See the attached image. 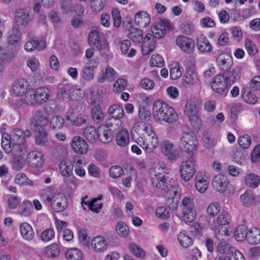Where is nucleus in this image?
Instances as JSON below:
<instances>
[{"label":"nucleus","instance_id":"59","mask_svg":"<svg viewBox=\"0 0 260 260\" xmlns=\"http://www.w3.org/2000/svg\"><path fill=\"white\" fill-rule=\"evenodd\" d=\"M183 72V68L180 65L177 64L170 70V77L173 80H176L181 77Z\"/></svg>","mask_w":260,"mask_h":260},{"label":"nucleus","instance_id":"23","mask_svg":"<svg viewBox=\"0 0 260 260\" xmlns=\"http://www.w3.org/2000/svg\"><path fill=\"white\" fill-rule=\"evenodd\" d=\"M196 189L201 193H204L208 188L209 180L208 177L202 172H198L195 177Z\"/></svg>","mask_w":260,"mask_h":260},{"label":"nucleus","instance_id":"5","mask_svg":"<svg viewBox=\"0 0 260 260\" xmlns=\"http://www.w3.org/2000/svg\"><path fill=\"white\" fill-rule=\"evenodd\" d=\"M198 145L197 139L192 133H184L180 136L179 148L189 157H195L194 151Z\"/></svg>","mask_w":260,"mask_h":260},{"label":"nucleus","instance_id":"26","mask_svg":"<svg viewBox=\"0 0 260 260\" xmlns=\"http://www.w3.org/2000/svg\"><path fill=\"white\" fill-rule=\"evenodd\" d=\"M91 244L96 252H101L106 250L108 242L104 237L97 236L92 239Z\"/></svg>","mask_w":260,"mask_h":260},{"label":"nucleus","instance_id":"57","mask_svg":"<svg viewBox=\"0 0 260 260\" xmlns=\"http://www.w3.org/2000/svg\"><path fill=\"white\" fill-rule=\"evenodd\" d=\"M245 46L248 54L250 56H254L257 53L258 49L256 46L250 39H245Z\"/></svg>","mask_w":260,"mask_h":260},{"label":"nucleus","instance_id":"8","mask_svg":"<svg viewBox=\"0 0 260 260\" xmlns=\"http://www.w3.org/2000/svg\"><path fill=\"white\" fill-rule=\"evenodd\" d=\"M231 220V216L226 211L220 212L217 218L214 219L212 223V228L214 230L216 237L219 239V236L226 235L228 232L226 228L223 225L229 224Z\"/></svg>","mask_w":260,"mask_h":260},{"label":"nucleus","instance_id":"36","mask_svg":"<svg viewBox=\"0 0 260 260\" xmlns=\"http://www.w3.org/2000/svg\"><path fill=\"white\" fill-rule=\"evenodd\" d=\"M73 165L69 160H62L59 166L60 174L64 177H70L73 173Z\"/></svg>","mask_w":260,"mask_h":260},{"label":"nucleus","instance_id":"38","mask_svg":"<svg viewBox=\"0 0 260 260\" xmlns=\"http://www.w3.org/2000/svg\"><path fill=\"white\" fill-rule=\"evenodd\" d=\"M246 240L250 244H258L260 242V229L255 227L251 228L248 232Z\"/></svg>","mask_w":260,"mask_h":260},{"label":"nucleus","instance_id":"45","mask_svg":"<svg viewBox=\"0 0 260 260\" xmlns=\"http://www.w3.org/2000/svg\"><path fill=\"white\" fill-rule=\"evenodd\" d=\"M128 38L134 42L140 43L143 39L142 31L138 28H131L128 34Z\"/></svg>","mask_w":260,"mask_h":260},{"label":"nucleus","instance_id":"18","mask_svg":"<svg viewBox=\"0 0 260 260\" xmlns=\"http://www.w3.org/2000/svg\"><path fill=\"white\" fill-rule=\"evenodd\" d=\"M216 62L222 73L227 71L233 66V58L227 53H222L219 54L217 57Z\"/></svg>","mask_w":260,"mask_h":260},{"label":"nucleus","instance_id":"53","mask_svg":"<svg viewBox=\"0 0 260 260\" xmlns=\"http://www.w3.org/2000/svg\"><path fill=\"white\" fill-rule=\"evenodd\" d=\"M67 153V149L63 145L59 144H56L52 150V154L55 157H60L65 156Z\"/></svg>","mask_w":260,"mask_h":260},{"label":"nucleus","instance_id":"3","mask_svg":"<svg viewBox=\"0 0 260 260\" xmlns=\"http://www.w3.org/2000/svg\"><path fill=\"white\" fill-rule=\"evenodd\" d=\"M153 113L156 119L170 123L175 122L178 118L177 114L173 108L160 100L154 102Z\"/></svg>","mask_w":260,"mask_h":260},{"label":"nucleus","instance_id":"27","mask_svg":"<svg viewBox=\"0 0 260 260\" xmlns=\"http://www.w3.org/2000/svg\"><path fill=\"white\" fill-rule=\"evenodd\" d=\"M37 133L35 136V142L36 145L40 146L46 147L48 143V133L44 130L43 127L39 126L38 128L34 129Z\"/></svg>","mask_w":260,"mask_h":260},{"label":"nucleus","instance_id":"43","mask_svg":"<svg viewBox=\"0 0 260 260\" xmlns=\"http://www.w3.org/2000/svg\"><path fill=\"white\" fill-rule=\"evenodd\" d=\"M245 183L249 187L255 188L260 183V177L255 174L250 173L245 177Z\"/></svg>","mask_w":260,"mask_h":260},{"label":"nucleus","instance_id":"33","mask_svg":"<svg viewBox=\"0 0 260 260\" xmlns=\"http://www.w3.org/2000/svg\"><path fill=\"white\" fill-rule=\"evenodd\" d=\"M20 231L22 237L28 241L31 240L35 237V233L31 226L27 222L20 224Z\"/></svg>","mask_w":260,"mask_h":260},{"label":"nucleus","instance_id":"35","mask_svg":"<svg viewBox=\"0 0 260 260\" xmlns=\"http://www.w3.org/2000/svg\"><path fill=\"white\" fill-rule=\"evenodd\" d=\"M197 46L199 50L202 52H211L212 50L211 44L204 35H201L197 39Z\"/></svg>","mask_w":260,"mask_h":260},{"label":"nucleus","instance_id":"9","mask_svg":"<svg viewBox=\"0 0 260 260\" xmlns=\"http://www.w3.org/2000/svg\"><path fill=\"white\" fill-rule=\"evenodd\" d=\"M50 96V90L45 87H40L30 92L27 101L30 105L42 104L47 101Z\"/></svg>","mask_w":260,"mask_h":260},{"label":"nucleus","instance_id":"44","mask_svg":"<svg viewBox=\"0 0 260 260\" xmlns=\"http://www.w3.org/2000/svg\"><path fill=\"white\" fill-rule=\"evenodd\" d=\"M64 124V118L58 115L52 116L50 120V127L53 129H60L62 128Z\"/></svg>","mask_w":260,"mask_h":260},{"label":"nucleus","instance_id":"1","mask_svg":"<svg viewBox=\"0 0 260 260\" xmlns=\"http://www.w3.org/2000/svg\"><path fill=\"white\" fill-rule=\"evenodd\" d=\"M171 27L170 22L168 20L161 21L151 28L152 34L145 36L142 45V52L144 55L149 54L154 50L156 46V38L159 39L166 33V29Z\"/></svg>","mask_w":260,"mask_h":260},{"label":"nucleus","instance_id":"16","mask_svg":"<svg viewBox=\"0 0 260 260\" xmlns=\"http://www.w3.org/2000/svg\"><path fill=\"white\" fill-rule=\"evenodd\" d=\"M29 84L27 80L20 78L15 81L12 84V91L17 96L24 95L27 91Z\"/></svg>","mask_w":260,"mask_h":260},{"label":"nucleus","instance_id":"28","mask_svg":"<svg viewBox=\"0 0 260 260\" xmlns=\"http://www.w3.org/2000/svg\"><path fill=\"white\" fill-rule=\"evenodd\" d=\"M12 153L15 159L19 161L21 159L26 152V146L24 143H13Z\"/></svg>","mask_w":260,"mask_h":260},{"label":"nucleus","instance_id":"62","mask_svg":"<svg viewBox=\"0 0 260 260\" xmlns=\"http://www.w3.org/2000/svg\"><path fill=\"white\" fill-rule=\"evenodd\" d=\"M182 210L195 209L193 199L191 197H184L182 201Z\"/></svg>","mask_w":260,"mask_h":260},{"label":"nucleus","instance_id":"15","mask_svg":"<svg viewBox=\"0 0 260 260\" xmlns=\"http://www.w3.org/2000/svg\"><path fill=\"white\" fill-rule=\"evenodd\" d=\"M212 184L216 191L222 193L226 190L229 181L224 175L218 174L213 178Z\"/></svg>","mask_w":260,"mask_h":260},{"label":"nucleus","instance_id":"21","mask_svg":"<svg viewBox=\"0 0 260 260\" xmlns=\"http://www.w3.org/2000/svg\"><path fill=\"white\" fill-rule=\"evenodd\" d=\"M27 163L32 167H38L43 164V155L40 151L32 150L29 152L27 156Z\"/></svg>","mask_w":260,"mask_h":260},{"label":"nucleus","instance_id":"42","mask_svg":"<svg viewBox=\"0 0 260 260\" xmlns=\"http://www.w3.org/2000/svg\"><path fill=\"white\" fill-rule=\"evenodd\" d=\"M21 38L19 30L15 28H12L9 32L7 41L9 44L14 45L18 42Z\"/></svg>","mask_w":260,"mask_h":260},{"label":"nucleus","instance_id":"61","mask_svg":"<svg viewBox=\"0 0 260 260\" xmlns=\"http://www.w3.org/2000/svg\"><path fill=\"white\" fill-rule=\"evenodd\" d=\"M220 210V206L218 203L213 202L211 203L207 208L208 214L212 217H214L218 214Z\"/></svg>","mask_w":260,"mask_h":260},{"label":"nucleus","instance_id":"2","mask_svg":"<svg viewBox=\"0 0 260 260\" xmlns=\"http://www.w3.org/2000/svg\"><path fill=\"white\" fill-rule=\"evenodd\" d=\"M144 132L143 136H139L136 139L137 143L143 148L146 152L152 153L158 145V140L152 127L148 123L142 125Z\"/></svg>","mask_w":260,"mask_h":260},{"label":"nucleus","instance_id":"58","mask_svg":"<svg viewBox=\"0 0 260 260\" xmlns=\"http://www.w3.org/2000/svg\"><path fill=\"white\" fill-rule=\"evenodd\" d=\"M9 136L7 134H4L2 136L1 145L5 152L7 153H11L12 151V147L11 145V141H10Z\"/></svg>","mask_w":260,"mask_h":260},{"label":"nucleus","instance_id":"10","mask_svg":"<svg viewBox=\"0 0 260 260\" xmlns=\"http://www.w3.org/2000/svg\"><path fill=\"white\" fill-rule=\"evenodd\" d=\"M88 43L91 47L100 52L107 53L109 51V42L106 40H101L99 33L96 30L89 33Z\"/></svg>","mask_w":260,"mask_h":260},{"label":"nucleus","instance_id":"60","mask_svg":"<svg viewBox=\"0 0 260 260\" xmlns=\"http://www.w3.org/2000/svg\"><path fill=\"white\" fill-rule=\"evenodd\" d=\"M127 81L123 78L118 79L114 84V91L117 93L121 92L126 88Z\"/></svg>","mask_w":260,"mask_h":260},{"label":"nucleus","instance_id":"41","mask_svg":"<svg viewBox=\"0 0 260 260\" xmlns=\"http://www.w3.org/2000/svg\"><path fill=\"white\" fill-rule=\"evenodd\" d=\"M44 252L47 257L54 258L59 255L60 250L57 244L53 243L47 246L45 249Z\"/></svg>","mask_w":260,"mask_h":260},{"label":"nucleus","instance_id":"46","mask_svg":"<svg viewBox=\"0 0 260 260\" xmlns=\"http://www.w3.org/2000/svg\"><path fill=\"white\" fill-rule=\"evenodd\" d=\"M234 250L225 241L220 242L217 246L218 252L222 255H231L234 251Z\"/></svg>","mask_w":260,"mask_h":260},{"label":"nucleus","instance_id":"51","mask_svg":"<svg viewBox=\"0 0 260 260\" xmlns=\"http://www.w3.org/2000/svg\"><path fill=\"white\" fill-rule=\"evenodd\" d=\"M178 240L181 246L187 248L192 244V240L188 235H186L185 232H181L178 235Z\"/></svg>","mask_w":260,"mask_h":260},{"label":"nucleus","instance_id":"56","mask_svg":"<svg viewBox=\"0 0 260 260\" xmlns=\"http://www.w3.org/2000/svg\"><path fill=\"white\" fill-rule=\"evenodd\" d=\"M182 219L186 222H191L196 218V212L195 209L182 210Z\"/></svg>","mask_w":260,"mask_h":260},{"label":"nucleus","instance_id":"52","mask_svg":"<svg viewBox=\"0 0 260 260\" xmlns=\"http://www.w3.org/2000/svg\"><path fill=\"white\" fill-rule=\"evenodd\" d=\"M183 81L189 86L193 85L198 81L196 74L191 70H187L183 76Z\"/></svg>","mask_w":260,"mask_h":260},{"label":"nucleus","instance_id":"31","mask_svg":"<svg viewBox=\"0 0 260 260\" xmlns=\"http://www.w3.org/2000/svg\"><path fill=\"white\" fill-rule=\"evenodd\" d=\"M115 141L117 145L121 147H126L129 142L128 131L125 128H121L116 134Z\"/></svg>","mask_w":260,"mask_h":260},{"label":"nucleus","instance_id":"17","mask_svg":"<svg viewBox=\"0 0 260 260\" xmlns=\"http://www.w3.org/2000/svg\"><path fill=\"white\" fill-rule=\"evenodd\" d=\"M116 75V73L114 69L108 66L99 73L97 77V81L100 83L105 81L111 82L115 80Z\"/></svg>","mask_w":260,"mask_h":260},{"label":"nucleus","instance_id":"13","mask_svg":"<svg viewBox=\"0 0 260 260\" xmlns=\"http://www.w3.org/2000/svg\"><path fill=\"white\" fill-rule=\"evenodd\" d=\"M49 122V116L44 112L38 110L35 112L34 116L30 119V125L32 128L36 129L38 127L45 126Z\"/></svg>","mask_w":260,"mask_h":260},{"label":"nucleus","instance_id":"24","mask_svg":"<svg viewBox=\"0 0 260 260\" xmlns=\"http://www.w3.org/2000/svg\"><path fill=\"white\" fill-rule=\"evenodd\" d=\"M98 139L105 144L110 143L113 139L112 130L106 125H101L98 127Z\"/></svg>","mask_w":260,"mask_h":260},{"label":"nucleus","instance_id":"50","mask_svg":"<svg viewBox=\"0 0 260 260\" xmlns=\"http://www.w3.org/2000/svg\"><path fill=\"white\" fill-rule=\"evenodd\" d=\"M248 232L246 231V227L244 225L238 226L235 231L234 236L237 241H242L247 239Z\"/></svg>","mask_w":260,"mask_h":260},{"label":"nucleus","instance_id":"32","mask_svg":"<svg viewBox=\"0 0 260 260\" xmlns=\"http://www.w3.org/2000/svg\"><path fill=\"white\" fill-rule=\"evenodd\" d=\"M33 211L31 202L28 200H24L20 204L18 213L21 216L28 217L32 215Z\"/></svg>","mask_w":260,"mask_h":260},{"label":"nucleus","instance_id":"4","mask_svg":"<svg viewBox=\"0 0 260 260\" xmlns=\"http://www.w3.org/2000/svg\"><path fill=\"white\" fill-rule=\"evenodd\" d=\"M41 198L44 203L46 205H50L52 210L56 212L64 211L68 206V199L64 194L58 193L52 195L49 188L43 191Z\"/></svg>","mask_w":260,"mask_h":260},{"label":"nucleus","instance_id":"29","mask_svg":"<svg viewBox=\"0 0 260 260\" xmlns=\"http://www.w3.org/2000/svg\"><path fill=\"white\" fill-rule=\"evenodd\" d=\"M134 21L140 27H145L150 22V17L147 12L139 11L136 14Z\"/></svg>","mask_w":260,"mask_h":260},{"label":"nucleus","instance_id":"48","mask_svg":"<svg viewBox=\"0 0 260 260\" xmlns=\"http://www.w3.org/2000/svg\"><path fill=\"white\" fill-rule=\"evenodd\" d=\"M129 251L136 257L143 258L145 257V251L139 245L135 243H131L128 246Z\"/></svg>","mask_w":260,"mask_h":260},{"label":"nucleus","instance_id":"30","mask_svg":"<svg viewBox=\"0 0 260 260\" xmlns=\"http://www.w3.org/2000/svg\"><path fill=\"white\" fill-rule=\"evenodd\" d=\"M15 20L18 26H25L27 25L30 20L28 11L24 9L18 10L15 16Z\"/></svg>","mask_w":260,"mask_h":260},{"label":"nucleus","instance_id":"11","mask_svg":"<svg viewBox=\"0 0 260 260\" xmlns=\"http://www.w3.org/2000/svg\"><path fill=\"white\" fill-rule=\"evenodd\" d=\"M189 157V159L182 162L180 167L181 177L185 181H189L192 178L196 172L194 168L195 157Z\"/></svg>","mask_w":260,"mask_h":260},{"label":"nucleus","instance_id":"40","mask_svg":"<svg viewBox=\"0 0 260 260\" xmlns=\"http://www.w3.org/2000/svg\"><path fill=\"white\" fill-rule=\"evenodd\" d=\"M92 117L94 122L100 123L104 120L105 115L102 108L99 106H95L91 109Z\"/></svg>","mask_w":260,"mask_h":260},{"label":"nucleus","instance_id":"6","mask_svg":"<svg viewBox=\"0 0 260 260\" xmlns=\"http://www.w3.org/2000/svg\"><path fill=\"white\" fill-rule=\"evenodd\" d=\"M150 178L151 184L153 186L165 191H168L170 195L172 193L175 194L177 193V190L170 188L172 185L169 183V178H166L164 174L151 172L150 173Z\"/></svg>","mask_w":260,"mask_h":260},{"label":"nucleus","instance_id":"14","mask_svg":"<svg viewBox=\"0 0 260 260\" xmlns=\"http://www.w3.org/2000/svg\"><path fill=\"white\" fill-rule=\"evenodd\" d=\"M228 83L222 74H218L215 76L211 82V88L215 92L224 94L228 88Z\"/></svg>","mask_w":260,"mask_h":260},{"label":"nucleus","instance_id":"39","mask_svg":"<svg viewBox=\"0 0 260 260\" xmlns=\"http://www.w3.org/2000/svg\"><path fill=\"white\" fill-rule=\"evenodd\" d=\"M241 93L243 100L247 103L254 104L257 101V96L247 87L242 89Z\"/></svg>","mask_w":260,"mask_h":260},{"label":"nucleus","instance_id":"20","mask_svg":"<svg viewBox=\"0 0 260 260\" xmlns=\"http://www.w3.org/2000/svg\"><path fill=\"white\" fill-rule=\"evenodd\" d=\"M226 82L230 85L233 84L239 80L241 77V69L238 67L229 69L222 73Z\"/></svg>","mask_w":260,"mask_h":260},{"label":"nucleus","instance_id":"7","mask_svg":"<svg viewBox=\"0 0 260 260\" xmlns=\"http://www.w3.org/2000/svg\"><path fill=\"white\" fill-rule=\"evenodd\" d=\"M184 111L185 115L188 117L192 126L194 128H199L202 124V121L198 116L199 108L197 101L195 100L187 101Z\"/></svg>","mask_w":260,"mask_h":260},{"label":"nucleus","instance_id":"54","mask_svg":"<svg viewBox=\"0 0 260 260\" xmlns=\"http://www.w3.org/2000/svg\"><path fill=\"white\" fill-rule=\"evenodd\" d=\"M24 132L19 128L13 129L11 135L13 143H24Z\"/></svg>","mask_w":260,"mask_h":260},{"label":"nucleus","instance_id":"49","mask_svg":"<svg viewBox=\"0 0 260 260\" xmlns=\"http://www.w3.org/2000/svg\"><path fill=\"white\" fill-rule=\"evenodd\" d=\"M66 257L68 260H81L82 252L77 248H71L66 252Z\"/></svg>","mask_w":260,"mask_h":260},{"label":"nucleus","instance_id":"34","mask_svg":"<svg viewBox=\"0 0 260 260\" xmlns=\"http://www.w3.org/2000/svg\"><path fill=\"white\" fill-rule=\"evenodd\" d=\"M83 136L89 142L94 143L98 140V129L93 126H87L84 129Z\"/></svg>","mask_w":260,"mask_h":260},{"label":"nucleus","instance_id":"63","mask_svg":"<svg viewBox=\"0 0 260 260\" xmlns=\"http://www.w3.org/2000/svg\"><path fill=\"white\" fill-rule=\"evenodd\" d=\"M93 11L99 12L103 9L106 5V0H89Z\"/></svg>","mask_w":260,"mask_h":260},{"label":"nucleus","instance_id":"55","mask_svg":"<svg viewBox=\"0 0 260 260\" xmlns=\"http://www.w3.org/2000/svg\"><path fill=\"white\" fill-rule=\"evenodd\" d=\"M72 114L73 113H72L71 115H67L66 119L68 121H72L73 125L80 126L87 122V117L85 115L81 117H76L72 119Z\"/></svg>","mask_w":260,"mask_h":260},{"label":"nucleus","instance_id":"19","mask_svg":"<svg viewBox=\"0 0 260 260\" xmlns=\"http://www.w3.org/2000/svg\"><path fill=\"white\" fill-rule=\"evenodd\" d=\"M71 146L76 153L79 154H85L88 150L87 143L79 136H75L73 138Z\"/></svg>","mask_w":260,"mask_h":260},{"label":"nucleus","instance_id":"12","mask_svg":"<svg viewBox=\"0 0 260 260\" xmlns=\"http://www.w3.org/2000/svg\"><path fill=\"white\" fill-rule=\"evenodd\" d=\"M177 46L184 52L191 54L194 48L195 43L193 39L184 35L177 37L176 40Z\"/></svg>","mask_w":260,"mask_h":260},{"label":"nucleus","instance_id":"47","mask_svg":"<svg viewBox=\"0 0 260 260\" xmlns=\"http://www.w3.org/2000/svg\"><path fill=\"white\" fill-rule=\"evenodd\" d=\"M240 199L243 205L248 207L253 204L254 196L251 190H247L241 196Z\"/></svg>","mask_w":260,"mask_h":260},{"label":"nucleus","instance_id":"64","mask_svg":"<svg viewBox=\"0 0 260 260\" xmlns=\"http://www.w3.org/2000/svg\"><path fill=\"white\" fill-rule=\"evenodd\" d=\"M116 230L117 234L122 237H126L128 234V226L123 222H119L116 225Z\"/></svg>","mask_w":260,"mask_h":260},{"label":"nucleus","instance_id":"22","mask_svg":"<svg viewBox=\"0 0 260 260\" xmlns=\"http://www.w3.org/2000/svg\"><path fill=\"white\" fill-rule=\"evenodd\" d=\"M161 151L162 153L170 160H175L178 156L177 150L173 148V144L168 140L162 143Z\"/></svg>","mask_w":260,"mask_h":260},{"label":"nucleus","instance_id":"25","mask_svg":"<svg viewBox=\"0 0 260 260\" xmlns=\"http://www.w3.org/2000/svg\"><path fill=\"white\" fill-rule=\"evenodd\" d=\"M46 48V43L44 40H35L31 39L24 45V49L27 52H32L35 49L43 50Z\"/></svg>","mask_w":260,"mask_h":260},{"label":"nucleus","instance_id":"37","mask_svg":"<svg viewBox=\"0 0 260 260\" xmlns=\"http://www.w3.org/2000/svg\"><path fill=\"white\" fill-rule=\"evenodd\" d=\"M108 114L118 120L117 124H120V119L123 117L124 113L122 107L118 105H113L109 107Z\"/></svg>","mask_w":260,"mask_h":260}]
</instances>
